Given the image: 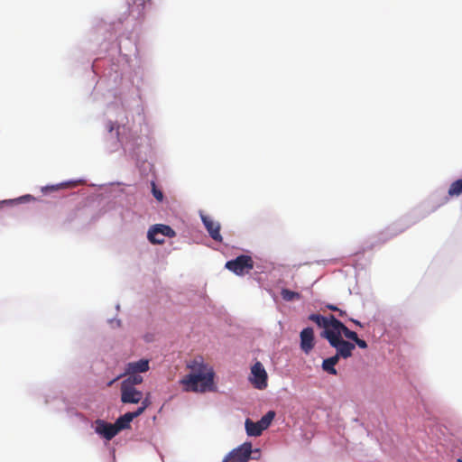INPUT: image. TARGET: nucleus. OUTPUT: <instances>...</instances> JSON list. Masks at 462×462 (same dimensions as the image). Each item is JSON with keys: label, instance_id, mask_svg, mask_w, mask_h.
<instances>
[{"label": "nucleus", "instance_id": "obj_1", "mask_svg": "<svg viewBox=\"0 0 462 462\" xmlns=\"http://www.w3.org/2000/svg\"><path fill=\"white\" fill-rule=\"evenodd\" d=\"M460 195H462V177L451 182L448 189V196L444 198L441 203L432 206L430 209L428 208V203H422L420 207L414 208L410 214L404 216L400 220L392 224L385 230L381 232L378 236V240L383 244L387 242L391 238L404 232L407 228L415 225L420 220L425 218L430 213L436 211L442 204L448 200V198L458 197Z\"/></svg>", "mask_w": 462, "mask_h": 462}, {"label": "nucleus", "instance_id": "obj_2", "mask_svg": "<svg viewBox=\"0 0 462 462\" xmlns=\"http://www.w3.org/2000/svg\"><path fill=\"white\" fill-rule=\"evenodd\" d=\"M187 367L189 372L179 379L183 392L207 393L217 392L218 387L214 382L216 373L208 363L197 360L190 361Z\"/></svg>", "mask_w": 462, "mask_h": 462}, {"label": "nucleus", "instance_id": "obj_3", "mask_svg": "<svg viewBox=\"0 0 462 462\" xmlns=\"http://www.w3.org/2000/svg\"><path fill=\"white\" fill-rule=\"evenodd\" d=\"M44 403L56 413L65 412L68 418L85 420L84 414L78 411L77 400L69 398L62 391H53L44 394Z\"/></svg>", "mask_w": 462, "mask_h": 462}, {"label": "nucleus", "instance_id": "obj_4", "mask_svg": "<svg viewBox=\"0 0 462 462\" xmlns=\"http://www.w3.org/2000/svg\"><path fill=\"white\" fill-rule=\"evenodd\" d=\"M276 418V411L269 410L257 421L247 418L245 420V430L248 437H259L266 430Z\"/></svg>", "mask_w": 462, "mask_h": 462}, {"label": "nucleus", "instance_id": "obj_5", "mask_svg": "<svg viewBox=\"0 0 462 462\" xmlns=\"http://www.w3.org/2000/svg\"><path fill=\"white\" fill-rule=\"evenodd\" d=\"M253 451H259V448H254L250 441H245L230 450L222 462H248L250 459H259V457L252 456Z\"/></svg>", "mask_w": 462, "mask_h": 462}, {"label": "nucleus", "instance_id": "obj_6", "mask_svg": "<svg viewBox=\"0 0 462 462\" xmlns=\"http://www.w3.org/2000/svg\"><path fill=\"white\" fill-rule=\"evenodd\" d=\"M177 236L176 231L168 224L157 223L149 226L146 237L152 245H162L165 238H172Z\"/></svg>", "mask_w": 462, "mask_h": 462}, {"label": "nucleus", "instance_id": "obj_7", "mask_svg": "<svg viewBox=\"0 0 462 462\" xmlns=\"http://www.w3.org/2000/svg\"><path fill=\"white\" fill-rule=\"evenodd\" d=\"M322 338L328 341V345L337 352V355L341 354L344 360H346L353 356L354 345L351 340H346L343 337H335L328 331H325L322 334Z\"/></svg>", "mask_w": 462, "mask_h": 462}, {"label": "nucleus", "instance_id": "obj_8", "mask_svg": "<svg viewBox=\"0 0 462 462\" xmlns=\"http://www.w3.org/2000/svg\"><path fill=\"white\" fill-rule=\"evenodd\" d=\"M225 268L237 276H245L254 268L253 261L249 255L239 254L226 262Z\"/></svg>", "mask_w": 462, "mask_h": 462}, {"label": "nucleus", "instance_id": "obj_9", "mask_svg": "<svg viewBox=\"0 0 462 462\" xmlns=\"http://www.w3.org/2000/svg\"><path fill=\"white\" fill-rule=\"evenodd\" d=\"M248 381L257 390H264L268 386V374L260 361H256L250 368Z\"/></svg>", "mask_w": 462, "mask_h": 462}, {"label": "nucleus", "instance_id": "obj_10", "mask_svg": "<svg viewBox=\"0 0 462 462\" xmlns=\"http://www.w3.org/2000/svg\"><path fill=\"white\" fill-rule=\"evenodd\" d=\"M199 215L205 229L208 233L209 237L212 238L215 242L224 244V238L223 236L221 235L220 223L215 221L210 216H208L202 210H199Z\"/></svg>", "mask_w": 462, "mask_h": 462}, {"label": "nucleus", "instance_id": "obj_11", "mask_svg": "<svg viewBox=\"0 0 462 462\" xmlns=\"http://www.w3.org/2000/svg\"><path fill=\"white\" fill-rule=\"evenodd\" d=\"M299 346L305 355H310L314 349L317 340L314 335V328L312 326L304 327L299 334Z\"/></svg>", "mask_w": 462, "mask_h": 462}, {"label": "nucleus", "instance_id": "obj_12", "mask_svg": "<svg viewBox=\"0 0 462 462\" xmlns=\"http://www.w3.org/2000/svg\"><path fill=\"white\" fill-rule=\"evenodd\" d=\"M92 428L97 435L106 441L111 440L118 434L115 424L103 419H97Z\"/></svg>", "mask_w": 462, "mask_h": 462}, {"label": "nucleus", "instance_id": "obj_13", "mask_svg": "<svg viewBox=\"0 0 462 462\" xmlns=\"http://www.w3.org/2000/svg\"><path fill=\"white\" fill-rule=\"evenodd\" d=\"M143 392L136 387L120 385V401L124 404H137L143 399Z\"/></svg>", "mask_w": 462, "mask_h": 462}, {"label": "nucleus", "instance_id": "obj_14", "mask_svg": "<svg viewBox=\"0 0 462 462\" xmlns=\"http://www.w3.org/2000/svg\"><path fill=\"white\" fill-rule=\"evenodd\" d=\"M150 369V361L147 358H140L135 361L127 362L121 375H126L128 374H141L145 373Z\"/></svg>", "mask_w": 462, "mask_h": 462}, {"label": "nucleus", "instance_id": "obj_15", "mask_svg": "<svg viewBox=\"0 0 462 462\" xmlns=\"http://www.w3.org/2000/svg\"><path fill=\"white\" fill-rule=\"evenodd\" d=\"M34 201H41L40 197L32 194H23L14 199H0V211L5 208H13L21 204H27Z\"/></svg>", "mask_w": 462, "mask_h": 462}, {"label": "nucleus", "instance_id": "obj_16", "mask_svg": "<svg viewBox=\"0 0 462 462\" xmlns=\"http://www.w3.org/2000/svg\"><path fill=\"white\" fill-rule=\"evenodd\" d=\"M82 180H83V179L79 178V179H71V180H64L60 183H55V184H47V185L41 187V192L44 196H48L52 193L60 191L61 189V188L67 184L79 182Z\"/></svg>", "mask_w": 462, "mask_h": 462}, {"label": "nucleus", "instance_id": "obj_17", "mask_svg": "<svg viewBox=\"0 0 462 462\" xmlns=\"http://www.w3.org/2000/svg\"><path fill=\"white\" fill-rule=\"evenodd\" d=\"M333 336L337 337H345L348 340H352L356 337V332L348 328L346 324L340 319L337 323L333 332H330Z\"/></svg>", "mask_w": 462, "mask_h": 462}, {"label": "nucleus", "instance_id": "obj_18", "mask_svg": "<svg viewBox=\"0 0 462 462\" xmlns=\"http://www.w3.org/2000/svg\"><path fill=\"white\" fill-rule=\"evenodd\" d=\"M133 421L132 415H130V412H125L116 420L114 422L115 427L119 433L122 430H128L131 428V422Z\"/></svg>", "mask_w": 462, "mask_h": 462}, {"label": "nucleus", "instance_id": "obj_19", "mask_svg": "<svg viewBox=\"0 0 462 462\" xmlns=\"http://www.w3.org/2000/svg\"><path fill=\"white\" fill-rule=\"evenodd\" d=\"M338 320L339 319L337 318H336L334 315H327V316L324 315V320L321 324L322 330L319 332V337L322 338V334L325 331L333 332Z\"/></svg>", "mask_w": 462, "mask_h": 462}, {"label": "nucleus", "instance_id": "obj_20", "mask_svg": "<svg viewBox=\"0 0 462 462\" xmlns=\"http://www.w3.org/2000/svg\"><path fill=\"white\" fill-rule=\"evenodd\" d=\"M124 377L120 384L123 386L136 387L137 384L143 382V377L140 374H128Z\"/></svg>", "mask_w": 462, "mask_h": 462}, {"label": "nucleus", "instance_id": "obj_21", "mask_svg": "<svg viewBox=\"0 0 462 462\" xmlns=\"http://www.w3.org/2000/svg\"><path fill=\"white\" fill-rule=\"evenodd\" d=\"M150 187L151 193L157 202L163 203L167 200L162 189L156 184L155 180H151Z\"/></svg>", "mask_w": 462, "mask_h": 462}, {"label": "nucleus", "instance_id": "obj_22", "mask_svg": "<svg viewBox=\"0 0 462 462\" xmlns=\"http://www.w3.org/2000/svg\"><path fill=\"white\" fill-rule=\"evenodd\" d=\"M281 296L285 301H294L301 298V294L300 292L291 291L288 288H282L281 290Z\"/></svg>", "mask_w": 462, "mask_h": 462}, {"label": "nucleus", "instance_id": "obj_23", "mask_svg": "<svg viewBox=\"0 0 462 462\" xmlns=\"http://www.w3.org/2000/svg\"><path fill=\"white\" fill-rule=\"evenodd\" d=\"M321 369L331 375H337L338 373L336 365L331 363L327 357L322 360Z\"/></svg>", "mask_w": 462, "mask_h": 462}, {"label": "nucleus", "instance_id": "obj_24", "mask_svg": "<svg viewBox=\"0 0 462 462\" xmlns=\"http://www.w3.org/2000/svg\"><path fill=\"white\" fill-rule=\"evenodd\" d=\"M307 319L315 323L318 328H321V324L324 320V315L319 312H311L308 315Z\"/></svg>", "mask_w": 462, "mask_h": 462}, {"label": "nucleus", "instance_id": "obj_25", "mask_svg": "<svg viewBox=\"0 0 462 462\" xmlns=\"http://www.w3.org/2000/svg\"><path fill=\"white\" fill-rule=\"evenodd\" d=\"M82 216H86L88 217V209L87 208H78L76 210H74L73 212H71L69 217H68V221L69 222H72L74 221V219L76 218H81Z\"/></svg>", "mask_w": 462, "mask_h": 462}, {"label": "nucleus", "instance_id": "obj_26", "mask_svg": "<svg viewBox=\"0 0 462 462\" xmlns=\"http://www.w3.org/2000/svg\"><path fill=\"white\" fill-rule=\"evenodd\" d=\"M351 341L352 344L354 345V350L356 348V346L361 349L368 348L367 342L365 339L360 338L357 334L356 335V337H354Z\"/></svg>", "mask_w": 462, "mask_h": 462}, {"label": "nucleus", "instance_id": "obj_27", "mask_svg": "<svg viewBox=\"0 0 462 462\" xmlns=\"http://www.w3.org/2000/svg\"><path fill=\"white\" fill-rule=\"evenodd\" d=\"M105 212L106 211L103 208L98 209L97 212H95L91 215L90 219L87 223H85V221H82V223H81L82 226L95 223L105 214Z\"/></svg>", "mask_w": 462, "mask_h": 462}, {"label": "nucleus", "instance_id": "obj_28", "mask_svg": "<svg viewBox=\"0 0 462 462\" xmlns=\"http://www.w3.org/2000/svg\"><path fill=\"white\" fill-rule=\"evenodd\" d=\"M141 402V407L143 408V410L145 411L147 408H149L152 402V397L150 394H147L144 398L143 397V399L140 401Z\"/></svg>", "mask_w": 462, "mask_h": 462}, {"label": "nucleus", "instance_id": "obj_29", "mask_svg": "<svg viewBox=\"0 0 462 462\" xmlns=\"http://www.w3.org/2000/svg\"><path fill=\"white\" fill-rule=\"evenodd\" d=\"M107 323L111 328H120L122 326V320L117 319L116 317L111 318L107 319Z\"/></svg>", "mask_w": 462, "mask_h": 462}, {"label": "nucleus", "instance_id": "obj_30", "mask_svg": "<svg viewBox=\"0 0 462 462\" xmlns=\"http://www.w3.org/2000/svg\"><path fill=\"white\" fill-rule=\"evenodd\" d=\"M129 412H130V415H132V419L134 420V419L141 416L144 412V410L141 406H138L134 411H129Z\"/></svg>", "mask_w": 462, "mask_h": 462}, {"label": "nucleus", "instance_id": "obj_31", "mask_svg": "<svg viewBox=\"0 0 462 462\" xmlns=\"http://www.w3.org/2000/svg\"><path fill=\"white\" fill-rule=\"evenodd\" d=\"M143 339L145 343H152L155 340V336L153 333L147 332L143 336Z\"/></svg>", "mask_w": 462, "mask_h": 462}, {"label": "nucleus", "instance_id": "obj_32", "mask_svg": "<svg viewBox=\"0 0 462 462\" xmlns=\"http://www.w3.org/2000/svg\"><path fill=\"white\" fill-rule=\"evenodd\" d=\"M328 358L331 363L337 365L340 359H343V356L341 354L337 355V352L335 351V354L328 356Z\"/></svg>", "mask_w": 462, "mask_h": 462}, {"label": "nucleus", "instance_id": "obj_33", "mask_svg": "<svg viewBox=\"0 0 462 462\" xmlns=\"http://www.w3.org/2000/svg\"><path fill=\"white\" fill-rule=\"evenodd\" d=\"M347 319L349 321H351L352 323H354L356 326L363 328H364V323H362L359 319H354V318H347Z\"/></svg>", "mask_w": 462, "mask_h": 462}, {"label": "nucleus", "instance_id": "obj_34", "mask_svg": "<svg viewBox=\"0 0 462 462\" xmlns=\"http://www.w3.org/2000/svg\"><path fill=\"white\" fill-rule=\"evenodd\" d=\"M125 375H121V373L119 374H117L116 377H114L113 379L109 380L106 383L107 386H112L118 379L124 377Z\"/></svg>", "mask_w": 462, "mask_h": 462}, {"label": "nucleus", "instance_id": "obj_35", "mask_svg": "<svg viewBox=\"0 0 462 462\" xmlns=\"http://www.w3.org/2000/svg\"><path fill=\"white\" fill-rule=\"evenodd\" d=\"M326 308L330 310H334V311H337L338 310V307L336 304H332V303H328L326 305Z\"/></svg>", "mask_w": 462, "mask_h": 462}, {"label": "nucleus", "instance_id": "obj_36", "mask_svg": "<svg viewBox=\"0 0 462 462\" xmlns=\"http://www.w3.org/2000/svg\"><path fill=\"white\" fill-rule=\"evenodd\" d=\"M338 312V315L341 317V318H345L347 316V313L346 310H341L338 308V310H337Z\"/></svg>", "mask_w": 462, "mask_h": 462}, {"label": "nucleus", "instance_id": "obj_37", "mask_svg": "<svg viewBox=\"0 0 462 462\" xmlns=\"http://www.w3.org/2000/svg\"><path fill=\"white\" fill-rule=\"evenodd\" d=\"M252 456L260 457H261V448H259V451H253Z\"/></svg>", "mask_w": 462, "mask_h": 462}, {"label": "nucleus", "instance_id": "obj_38", "mask_svg": "<svg viewBox=\"0 0 462 462\" xmlns=\"http://www.w3.org/2000/svg\"><path fill=\"white\" fill-rule=\"evenodd\" d=\"M116 310H120V304H119V303H117V304L116 305Z\"/></svg>", "mask_w": 462, "mask_h": 462}, {"label": "nucleus", "instance_id": "obj_39", "mask_svg": "<svg viewBox=\"0 0 462 462\" xmlns=\"http://www.w3.org/2000/svg\"><path fill=\"white\" fill-rule=\"evenodd\" d=\"M353 421H355V422H359V419H358V418H354V419H353Z\"/></svg>", "mask_w": 462, "mask_h": 462}, {"label": "nucleus", "instance_id": "obj_40", "mask_svg": "<svg viewBox=\"0 0 462 462\" xmlns=\"http://www.w3.org/2000/svg\"><path fill=\"white\" fill-rule=\"evenodd\" d=\"M111 453L113 454V457H115V449H112Z\"/></svg>", "mask_w": 462, "mask_h": 462}, {"label": "nucleus", "instance_id": "obj_41", "mask_svg": "<svg viewBox=\"0 0 462 462\" xmlns=\"http://www.w3.org/2000/svg\"><path fill=\"white\" fill-rule=\"evenodd\" d=\"M457 461H458V462H462V458H458V460H457Z\"/></svg>", "mask_w": 462, "mask_h": 462}]
</instances>
